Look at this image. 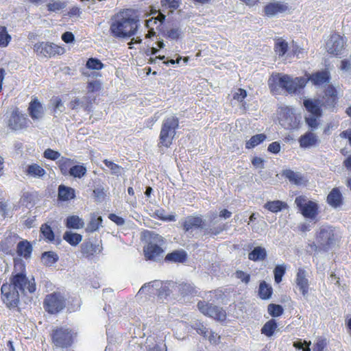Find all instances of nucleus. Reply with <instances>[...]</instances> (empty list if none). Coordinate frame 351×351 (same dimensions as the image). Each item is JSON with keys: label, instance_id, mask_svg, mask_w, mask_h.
Returning <instances> with one entry per match:
<instances>
[{"label": "nucleus", "instance_id": "obj_27", "mask_svg": "<svg viewBox=\"0 0 351 351\" xmlns=\"http://www.w3.org/2000/svg\"><path fill=\"white\" fill-rule=\"evenodd\" d=\"M158 13L157 16H153L147 20H146L145 25L147 27H154V25L158 24L156 26V28L158 29L159 27L162 26L166 16L160 12V11L154 10L152 12V14H155Z\"/></svg>", "mask_w": 351, "mask_h": 351}, {"label": "nucleus", "instance_id": "obj_30", "mask_svg": "<svg viewBox=\"0 0 351 351\" xmlns=\"http://www.w3.org/2000/svg\"><path fill=\"white\" fill-rule=\"evenodd\" d=\"M267 256V251L263 247H255L248 254V258L254 261H263Z\"/></svg>", "mask_w": 351, "mask_h": 351}, {"label": "nucleus", "instance_id": "obj_19", "mask_svg": "<svg viewBox=\"0 0 351 351\" xmlns=\"http://www.w3.org/2000/svg\"><path fill=\"white\" fill-rule=\"evenodd\" d=\"M161 286L162 281L154 280L142 286L139 289L138 294L141 295L145 293L150 297L158 295V290Z\"/></svg>", "mask_w": 351, "mask_h": 351}, {"label": "nucleus", "instance_id": "obj_45", "mask_svg": "<svg viewBox=\"0 0 351 351\" xmlns=\"http://www.w3.org/2000/svg\"><path fill=\"white\" fill-rule=\"evenodd\" d=\"M11 40V36L8 34L5 27H0V47H5Z\"/></svg>", "mask_w": 351, "mask_h": 351}, {"label": "nucleus", "instance_id": "obj_38", "mask_svg": "<svg viewBox=\"0 0 351 351\" xmlns=\"http://www.w3.org/2000/svg\"><path fill=\"white\" fill-rule=\"evenodd\" d=\"M277 323L275 319H271L267 322L261 328V333L267 337H271L277 328Z\"/></svg>", "mask_w": 351, "mask_h": 351}, {"label": "nucleus", "instance_id": "obj_47", "mask_svg": "<svg viewBox=\"0 0 351 351\" xmlns=\"http://www.w3.org/2000/svg\"><path fill=\"white\" fill-rule=\"evenodd\" d=\"M267 311L271 316L279 317L283 313L284 309L281 305L270 304L267 306Z\"/></svg>", "mask_w": 351, "mask_h": 351}, {"label": "nucleus", "instance_id": "obj_39", "mask_svg": "<svg viewBox=\"0 0 351 351\" xmlns=\"http://www.w3.org/2000/svg\"><path fill=\"white\" fill-rule=\"evenodd\" d=\"M66 225L69 228L80 229L84 227V223L78 216L73 215L67 217Z\"/></svg>", "mask_w": 351, "mask_h": 351}, {"label": "nucleus", "instance_id": "obj_46", "mask_svg": "<svg viewBox=\"0 0 351 351\" xmlns=\"http://www.w3.org/2000/svg\"><path fill=\"white\" fill-rule=\"evenodd\" d=\"M40 232L48 241L51 242L54 240V233L51 228L47 223L42 225L40 228Z\"/></svg>", "mask_w": 351, "mask_h": 351}, {"label": "nucleus", "instance_id": "obj_6", "mask_svg": "<svg viewBox=\"0 0 351 351\" xmlns=\"http://www.w3.org/2000/svg\"><path fill=\"white\" fill-rule=\"evenodd\" d=\"M148 234L149 240L147 245L144 247L145 258L153 261H159L163 256L164 239L160 235L152 232H148Z\"/></svg>", "mask_w": 351, "mask_h": 351}, {"label": "nucleus", "instance_id": "obj_31", "mask_svg": "<svg viewBox=\"0 0 351 351\" xmlns=\"http://www.w3.org/2000/svg\"><path fill=\"white\" fill-rule=\"evenodd\" d=\"M25 173L34 178H40L46 173V171L38 164H32L27 167Z\"/></svg>", "mask_w": 351, "mask_h": 351}, {"label": "nucleus", "instance_id": "obj_18", "mask_svg": "<svg viewBox=\"0 0 351 351\" xmlns=\"http://www.w3.org/2000/svg\"><path fill=\"white\" fill-rule=\"evenodd\" d=\"M29 114L33 120H39L43 118L45 110L40 102L37 99H34L28 107Z\"/></svg>", "mask_w": 351, "mask_h": 351}, {"label": "nucleus", "instance_id": "obj_43", "mask_svg": "<svg viewBox=\"0 0 351 351\" xmlns=\"http://www.w3.org/2000/svg\"><path fill=\"white\" fill-rule=\"evenodd\" d=\"M86 173V168L83 165H73L69 175L74 178H81Z\"/></svg>", "mask_w": 351, "mask_h": 351}, {"label": "nucleus", "instance_id": "obj_35", "mask_svg": "<svg viewBox=\"0 0 351 351\" xmlns=\"http://www.w3.org/2000/svg\"><path fill=\"white\" fill-rule=\"evenodd\" d=\"M287 207V204L280 200L267 202L264 205L265 209L272 213H278Z\"/></svg>", "mask_w": 351, "mask_h": 351}, {"label": "nucleus", "instance_id": "obj_4", "mask_svg": "<svg viewBox=\"0 0 351 351\" xmlns=\"http://www.w3.org/2000/svg\"><path fill=\"white\" fill-rule=\"evenodd\" d=\"M339 236L335 229L330 226H322L317 232L316 243L308 244L311 251L328 252L338 242Z\"/></svg>", "mask_w": 351, "mask_h": 351}, {"label": "nucleus", "instance_id": "obj_28", "mask_svg": "<svg viewBox=\"0 0 351 351\" xmlns=\"http://www.w3.org/2000/svg\"><path fill=\"white\" fill-rule=\"evenodd\" d=\"M75 197L73 189L61 184L58 187V198L62 201H67Z\"/></svg>", "mask_w": 351, "mask_h": 351}, {"label": "nucleus", "instance_id": "obj_25", "mask_svg": "<svg viewBox=\"0 0 351 351\" xmlns=\"http://www.w3.org/2000/svg\"><path fill=\"white\" fill-rule=\"evenodd\" d=\"M16 252L19 256L28 258L32 252V246L29 241H21L17 244Z\"/></svg>", "mask_w": 351, "mask_h": 351}, {"label": "nucleus", "instance_id": "obj_49", "mask_svg": "<svg viewBox=\"0 0 351 351\" xmlns=\"http://www.w3.org/2000/svg\"><path fill=\"white\" fill-rule=\"evenodd\" d=\"M183 32L180 26H174L167 32L168 38L172 40H177L182 34Z\"/></svg>", "mask_w": 351, "mask_h": 351}, {"label": "nucleus", "instance_id": "obj_60", "mask_svg": "<svg viewBox=\"0 0 351 351\" xmlns=\"http://www.w3.org/2000/svg\"><path fill=\"white\" fill-rule=\"evenodd\" d=\"M160 3L163 7H167L173 10L179 7V2L178 0H161Z\"/></svg>", "mask_w": 351, "mask_h": 351}, {"label": "nucleus", "instance_id": "obj_53", "mask_svg": "<svg viewBox=\"0 0 351 351\" xmlns=\"http://www.w3.org/2000/svg\"><path fill=\"white\" fill-rule=\"evenodd\" d=\"M104 64L97 58H89L86 62L88 69L99 70L103 68Z\"/></svg>", "mask_w": 351, "mask_h": 351}, {"label": "nucleus", "instance_id": "obj_3", "mask_svg": "<svg viewBox=\"0 0 351 351\" xmlns=\"http://www.w3.org/2000/svg\"><path fill=\"white\" fill-rule=\"evenodd\" d=\"M306 80L304 77H292L288 75L280 73L273 74L268 80L271 91L274 93L279 92L280 89L289 94L300 93L306 86Z\"/></svg>", "mask_w": 351, "mask_h": 351}, {"label": "nucleus", "instance_id": "obj_22", "mask_svg": "<svg viewBox=\"0 0 351 351\" xmlns=\"http://www.w3.org/2000/svg\"><path fill=\"white\" fill-rule=\"evenodd\" d=\"M308 80H310L314 85L320 86L329 82L330 73L327 71H317L311 74L308 77Z\"/></svg>", "mask_w": 351, "mask_h": 351}, {"label": "nucleus", "instance_id": "obj_41", "mask_svg": "<svg viewBox=\"0 0 351 351\" xmlns=\"http://www.w3.org/2000/svg\"><path fill=\"white\" fill-rule=\"evenodd\" d=\"M266 139V135L264 134H256L250 138L245 143V148L252 149L263 143Z\"/></svg>", "mask_w": 351, "mask_h": 351}, {"label": "nucleus", "instance_id": "obj_2", "mask_svg": "<svg viewBox=\"0 0 351 351\" xmlns=\"http://www.w3.org/2000/svg\"><path fill=\"white\" fill-rule=\"evenodd\" d=\"M140 26L137 16L131 10H125L118 13L112 19L110 31L116 38H130L136 34Z\"/></svg>", "mask_w": 351, "mask_h": 351}, {"label": "nucleus", "instance_id": "obj_12", "mask_svg": "<svg viewBox=\"0 0 351 351\" xmlns=\"http://www.w3.org/2000/svg\"><path fill=\"white\" fill-rule=\"evenodd\" d=\"M197 307L204 315L212 317L217 321L223 322L226 319V312L221 307L204 301H199L197 303Z\"/></svg>", "mask_w": 351, "mask_h": 351}, {"label": "nucleus", "instance_id": "obj_16", "mask_svg": "<svg viewBox=\"0 0 351 351\" xmlns=\"http://www.w3.org/2000/svg\"><path fill=\"white\" fill-rule=\"evenodd\" d=\"M295 282L303 296H306L308 292V280L307 272L302 268H299L296 274Z\"/></svg>", "mask_w": 351, "mask_h": 351}, {"label": "nucleus", "instance_id": "obj_7", "mask_svg": "<svg viewBox=\"0 0 351 351\" xmlns=\"http://www.w3.org/2000/svg\"><path fill=\"white\" fill-rule=\"evenodd\" d=\"M179 126V119L176 116H169L164 119L159 136V145L170 147Z\"/></svg>", "mask_w": 351, "mask_h": 351}, {"label": "nucleus", "instance_id": "obj_24", "mask_svg": "<svg viewBox=\"0 0 351 351\" xmlns=\"http://www.w3.org/2000/svg\"><path fill=\"white\" fill-rule=\"evenodd\" d=\"M81 252L86 257H89L96 253L101 252V248L99 244L93 243L90 241H84L81 245Z\"/></svg>", "mask_w": 351, "mask_h": 351}, {"label": "nucleus", "instance_id": "obj_36", "mask_svg": "<svg viewBox=\"0 0 351 351\" xmlns=\"http://www.w3.org/2000/svg\"><path fill=\"white\" fill-rule=\"evenodd\" d=\"M41 260L46 266H51L58 261V256L54 252H45L42 254Z\"/></svg>", "mask_w": 351, "mask_h": 351}, {"label": "nucleus", "instance_id": "obj_20", "mask_svg": "<svg viewBox=\"0 0 351 351\" xmlns=\"http://www.w3.org/2000/svg\"><path fill=\"white\" fill-rule=\"evenodd\" d=\"M287 9L288 6L287 4H284L280 2H274L267 4L265 7L264 11L267 16L271 17L278 13L285 12L287 10Z\"/></svg>", "mask_w": 351, "mask_h": 351}, {"label": "nucleus", "instance_id": "obj_59", "mask_svg": "<svg viewBox=\"0 0 351 351\" xmlns=\"http://www.w3.org/2000/svg\"><path fill=\"white\" fill-rule=\"evenodd\" d=\"M319 117H316L315 115H310L308 117H306V122L308 125L312 129H316L319 125V121H317V118Z\"/></svg>", "mask_w": 351, "mask_h": 351}, {"label": "nucleus", "instance_id": "obj_58", "mask_svg": "<svg viewBox=\"0 0 351 351\" xmlns=\"http://www.w3.org/2000/svg\"><path fill=\"white\" fill-rule=\"evenodd\" d=\"M52 101L53 104V112L55 114L58 113V112H63L64 108L63 103L60 98L56 97L54 99H53Z\"/></svg>", "mask_w": 351, "mask_h": 351}, {"label": "nucleus", "instance_id": "obj_50", "mask_svg": "<svg viewBox=\"0 0 351 351\" xmlns=\"http://www.w3.org/2000/svg\"><path fill=\"white\" fill-rule=\"evenodd\" d=\"M104 163L106 166L111 170V173L116 176H119L121 173L122 167L112 161L104 160Z\"/></svg>", "mask_w": 351, "mask_h": 351}, {"label": "nucleus", "instance_id": "obj_64", "mask_svg": "<svg viewBox=\"0 0 351 351\" xmlns=\"http://www.w3.org/2000/svg\"><path fill=\"white\" fill-rule=\"evenodd\" d=\"M246 96H247L246 91L244 89L239 88L237 90V92H236L234 94L233 98H234V99H236L238 101L241 102L246 97Z\"/></svg>", "mask_w": 351, "mask_h": 351}, {"label": "nucleus", "instance_id": "obj_62", "mask_svg": "<svg viewBox=\"0 0 351 351\" xmlns=\"http://www.w3.org/2000/svg\"><path fill=\"white\" fill-rule=\"evenodd\" d=\"M170 290L167 285V283L162 282V286L158 290V296L160 298L166 297L169 295Z\"/></svg>", "mask_w": 351, "mask_h": 351}, {"label": "nucleus", "instance_id": "obj_32", "mask_svg": "<svg viewBox=\"0 0 351 351\" xmlns=\"http://www.w3.org/2000/svg\"><path fill=\"white\" fill-rule=\"evenodd\" d=\"M304 106L312 115H315L316 117L321 116V109L317 101L305 99L304 101Z\"/></svg>", "mask_w": 351, "mask_h": 351}, {"label": "nucleus", "instance_id": "obj_52", "mask_svg": "<svg viewBox=\"0 0 351 351\" xmlns=\"http://www.w3.org/2000/svg\"><path fill=\"white\" fill-rule=\"evenodd\" d=\"M192 328L197 331V332L204 337H207V333L208 332V328H207L202 322H195Z\"/></svg>", "mask_w": 351, "mask_h": 351}, {"label": "nucleus", "instance_id": "obj_34", "mask_svg": "<svg viewBox=\"0 0 351 351\" xmlns=\"http://www.w3.org/2000/svg\"><path fill=\"white\" fill-rule=\"evenodd\" d=\"M186 258V253L184 250L174 251L171 253H169L165 260L168 261H172L175 263H183Z\"/></svg>", "mask_w": 351, "mask_h": 351}, {"label": "nucleus", "instance_id": "obj_63", "mask_svg": "<svg viewBox=\"0 0 351 351\" xmlns=\"http://www.w3.org/2000/svg\"><path fill=\"white\" fill-rule=\"evenodd\" d=\"M236 277L241 280L243 282L247 284L250 280V276L242 271H237L235 273Z\"/></svg>", "mask_w": 351, "mask_h": 351}, {"label": "nucleus", "instance_id": "obj_14", "mask_svg": "<svg viewBox=\"0 0 351 351\" xmlns=\"http://www.w3.org/2000/svg\"><path fill=\"white\" fill-rule=\"evenodd\" d=\"M95 100V98L89 95H86L80 98L75 97L70 101L69 107L72 110L83 109L85 111L90 112Z\"/></svg>", "mask_w": 351, "mask_h": 351}, {"label": "nucleus", "instance_id": "obj_42", "mask_svg": "<svg viewBox=\"0 0 351 351\" xmlns=\"http://www.w3.org/2000/svg\"><path fill=\"white\" fill-rule=\"evenodd\" d=\"M258 293L261 298L263 300L269 299L271 295L272 289L271 286L263 281L259 285Z\"/></svg>", "mask_w": 351, "mask_h": 351}, {"label": "nucleus", "instance_id": "obj_10", "mask_svg": "<svg viewBox=\"0 0 351 351\" xmlns=\"http://www.w3.org/2000/svg\"><path fill=\"white\" fill-rule=\"evenodd\" d=\"M295 203L302 215L309 219H315L318 214V205L312 201H307L305 196H298Z\"/></svg>", "mask_w": 351, "mask_h": 351}, {"label": "nucleus", "instance_id": "obj_8", "mask_svg": "<svg viewBox=\"0 0 351 351\" xmlns=\"http://www.w3.org/2000/svg\"><path fill=\"white\" fill-rule=\"evenodd\" d=\"M301 119L300 114H297L295 108L289 106L281 108L279 123L285 129L289 130L298 129Z\"/></svg>", "mask_w": 351, "mask_h": 351}, {"label": "nucleus", "instance_id": "obj_15", "mask_svg": "<svg viewBox=\"0 0 351 351\" xmlns=\"http://www.w3.org/2000/svg\"><path fill=\"white\" fill-rule=\"evenodd\" d=\"M344 47V40L339 34H333L326 43L327 51L332 55L341 54Z\"/></svg>", "mask_w": 351, "mask_h": 351}, {"label": "nucleus", "instance_id": "obj_61", "mask_svg": "<svg viewBox=\"0 0 351 351\" xmlns=\"http://www.w3.org/2000/svg\"><path fill=\"white\" fill-rule=\"evenodd\" d=\"M87 88L88 92L94 93L100 90L101 88V83L99 81L95 80L93 82H89L88 83Z\"/></svg>", "mask_w": 351, "mask_h": 351}, {"label": "nucleus", "instance_id": "obj_37", "mask_svg": "<svg viewBox=\"0 0 351 351\" xmlns=\"http://www.w3.org/2000/svg\"><path fill=\"white\" fill-rule=\"evenodd\" d=\"M325 96L326 97V103L330 106H334L337 100V94L335 88L329 85L325 90Z\"/></svg>", "mask_w": 351, "mask_h": 351}, {"label": "nucleus", "instance_id": "obj_57", "mask_svg": "<svg viewBox=\"0 0 351 351\" xmlns=\"http://www.w3.org/2000/svg\"><path fill=\"white\" fill-rule=\"evenodd\" d=\"M33 195L29 193H25L21 197V202L23 205L26 207H29L33 205Z\"/></svg>", "mask_w": 351, "mask_h": 351}, {"label": "nucleus", "instance_id": "obj_9", "mask_svg": "<svg viewBox=\"0 0 351 351\" xmlns=\"http://www.w3.org/2000/svg\"><path fill=\"white\" fill-rule=\"evenodd\" d=\"M65 306L66 300L64 296L58 292L47 295L43 302L45 310L50 314L59 313Z\"/></svg>", "mask_w": 351, "mask_h": 351}, {"label": "nucleus", "instance_id": "obj_5", "mask_svg": "<svg viewBox=\"0 0 351 351\" xmlns=\"http://www.w3.org/2000/svg\"><path fill=\"white\" fill-rule=\"evenodd\" d=\"M183 230L191 234L195 230H203L205 235L216 236L226 229L225 223L209 228L206 226L205 220L201 215H189L182 221Z\"/></svg>", "mask_w": 351, "mask_h": 351}, {"label": "nucleus", "instance_id": "obj_54", "mask_svg": "<svg viewBox=\"0 0 351 351\" xmlns=\"http://www.w3.org/2000/svg\"><path fill=\"white\" fill-rule=\"evenodd\" d=\"M47 9L50 12H58L65 8L66 5L64 2L60 1H54L53 3H49L47 4Z\"/></svg>", "mask_w": 351, "mask_h": 351}, {"label": "nucleus", "instance_id": "obj_26", "mask_svg": "<svg viewBox=\"0 0 351 351\" xmlns=\"http://www.w3.org/2000/svg\"><path fill=\"white\" fill-rule=\"evenodd\" d=\"M76 163V161L65 157H61L57 162L58 167L62 175H69L73 165Z\"/></svg>", "mask_w": 351, "mask_h": 351}, {"label": "nucleus", "instance_id": "obj_56", "mask_svg": "<svg viewBox=\"0 0 351 351\" xmlns=\"http://www.w3.org/2000/svg\"><path fill=\"white\" fill-rule=\"evenodd\" d=\"M93 195L97 202L104 201L106 197L104 189L101 186L96 187L93 190Z\"/></svg>", "mask_w": 351, "mask_h": 351}, {"label": "nucleus", "instance_id": "obj_51", "mask_svg": "<svg viewBox=\"0 0 351 351\" xmlns=\"http://www.w3.org/2000/svg\"><path fill=\"white\" fill-rule=\"evenodd\" d=\"M288 45L284 40L278 41L275 45V51L280 56H284L287 51Z\"/></svg>", "mask_w": 351, "mask_h": 351}, {"label": "nucleus", "instance_id": "obj_29", "mask_svg": "<svg viewBox=\"0 0 351 351\" xmlns=\"http://www.w3.org/2000/svg\"><path fill=\"white\" fill-rule=\"evenodd\" d=\"M102 221L103 219L101 216H99L95 213L91 214L90 220L86 228V232H93L97 231L99 227L101 226Z\"/></svg>", "mask_w": 351, "mask_h": 351}, {"label": "nucleus", "instance_id": "obj_13", "mask_svg": "<svg viewBox=\"0 0 351 351\" xmlns=\"http://www.w3.org/2000/svg\"><path fill=\"white\" fill-rule=\"evenodd\" d=\"M34 50L37 54L42 55L45 57H51L56 55L63 53L64 49L51 43H38L34 45Z\"/></svg>", "mask_w": 351, "mask_h": 351}, {"label": "nucleus", "instance_id": "obj_11", "mask_svg": "<svg viewBox=\"0 0 351 351\" xmlns=\"http://www.w3.org/2000/svg\"><path fill=\"white\" fill-rule=\"evenodd\" d=\"M51 338L56 347L67 348L73 342V333L69 328L60 327L52 331Z\"/></svg>", "mask_w": 351, "mask_h": 351}, {"label": "nucleus", "instance_id": "obj_48", "mask_svg": "<svg viewBox=\"0 0 351 351\" xmlns=\"http://www.w3.org/2000/svg\"><path fill=\"white\" fill-rule=\"evenodd\" d=\"M286 271L285 266L283 265H278L276 266L274 274V280L276 283H280L282 281V276L285 275Z\"/></svg>", "mask_w": 351, "mask_h": 351}, {"label": "nucleus", "instance_id": "obj_1", "mask_svg": "<svg viewBox=\"0 0 351 351\" xmlns=\"http://www.w3.org/2000/svg\"><path fill=\"white\" fill-rule=\"evenodd\" d=\"M35 291L34 278L29 280L23 272L12 274L10 282L4 283L1 288V299L8 308L12 309L18 306L21 295Z\"/></svg>", "mask_w": 351, "mask_h": 351}, {"label": "nucleus", "instance_id": "obj_40", "mask_svg": "<svg viewBox=\"0 0 351 351\" xmlns=\"http://www.w3.org/2000/svg\"><path fill=\"white\" fill-rule=\"evenodd\" d=\"M63 239L70 245L75 246L82 241V236L77 233L66 231L63 235Z\"/></svg>", "mask_w": 351, "mask_h": 351}, {"label": "nucleus", "instance_id": "obj_44", "mask_svg": "<svg viewBox=\"0 0 351 351\" xmlns=\"http://www.w3.org/2000/svg\"><path fill=\"white\" fill-rule=\"evenodd\" d=\"M283 175L290 182L295 184H300L302 183V178L299 173L294 172L291 170H286L284 171Z\"/></svg>", "mask_w": 351, "mask_h": 351}, {"label": "nucleus", "instance_id": "obj_21", "mask_svg": "<svg viewBox=\"0 0 351 351\" xmlns=\"http://www.w3.org/2000/svg\"><path fill=\"white\" fill-rule=\"evenodd\" d=\"M318 141L317 136L311 132H306L304 135L301 136L299 139L300 145L302 148H308L315 146Z\"/></svg>", "mask_w": 351, "mask_h": 351}, {"label": "nucleus", "instance_id": "obj_23", "mask_svg": "<svg viewBox=\"0 0 351 351\" xmlns=\"http://www.w3.org/2000/svg\"><path fill=\"white\" fill-rule=\"evenodd\" d=\"M328 204L333 208L339 207L343 203L342 195L337 188H334L327 196Z\"/></svg>", "mask_w": 351, "mask_h": 351}, {"label": "nucleus", "instance_id": "obj_33", "mask_svg": "<svg viewBox=\"0 0 351 351\" xmlns=\"http://www.w3.org/2000/svg\"><path fill=\"white\" fill-rule=\"evenodd\" d=\"M176 289L178 291L180 294L183 296L195 295L197 293L195 288L189 283L179 284L176 287Z\"/></svg>", "mask_w": 351, "mask_h": 351}, {"label": "nucleus", "instance_id": "obj_17", "mask_svg": "<svg viewBox=\"0 0 351 351\" xmlns=\"http://www.w3.org/2000/svg\"><path fill=\"white\" fill-rule=\"evenodd\" d=\"M27 119L25 115L14 112L9 120V127L14 130H18L26 128L27 125Z\"/></svg>", "mask_w": 351, "mask_h": 351}, {"label": "nucleus", "instance_id": "obj_55", "mask_svg": "<svg viewBox=\"0 0 351 351\" xmlns=\"http://www.w3.org/2000/svg\"><path fill=\"white\" fill-rule=\"evenodd\" d=\"M43 156L47 159L56 160L60 158V154L57 151L49 148L44 152Z\"/></svg>", "mask_w": 351, "mask_h": 351}]
</instances>
